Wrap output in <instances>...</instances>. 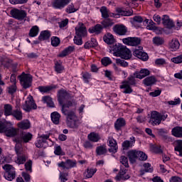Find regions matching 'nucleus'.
<instances>
[{
	"instance_id": "nucleus-1",
	"label": "nucleus",
	"mask_w": 182,
	"mask_h": 182,
	"mask_svg": "<svg viewBox=\"0 0 182 182\" xmlns=\"http://www.w3.org/2000/svg\"><path fill=\"white\" fill-rule=\"evenodd\" d=\"M136 77L129 76L127 77V80L122 82V85H120V89H124L123 93L126 95H130L133 93V89L130 86H134L136 85Z\"/></svg>"
},
{
	"instance_id": "nucleus-2",
	"label": "nucleus",
	"mask_w": 182,
	"mask_h": 182,
	"mask_svg": "<svg viewBox=\"0 0 182 182\" xmlns=\"http://www.w3.org/2000/svg\"><path fill=\"white\" fill-rule=\"evenodd\" d=\"M15 150L17 154V157L15 159V163L18 165L25 164L26 160H28V155L23 153L21 145H16Z\"/></svg>"
},
{
	"instance_id": "nucleus-3",
	"label": "nucleus",
	"mask_w": 182,
	"mask_h": 182,
	"mask_svg": "<svg viewBox=\"0 0 182 182\" xmlns=\"http://www.w3.org/2000/svg\"><path fill=\"white\" fill-rule=\"evenodd\" d=\"M33 135L30 132L22 133L19 136L14 138V141L16 143V146H21L22 147V143H29L32 140Z\"/></svg>"
},
{
	"instance_id": "nucleus-4",
	"label": "nucleus",
	"mask_w": 182,
	"mask_h": 182,
	"mask_svg": "<svg viewBox=\"0 0 182 182\" xmlns=\"http://www.w3.org/2000/svg\"><path fill=\"white\" fill-rule=\"evenodd\" d=\"M2 168L5 171L4 178L6 180H8V181H12L16 176L15 168L11 164H5Z\"/></svg>"
},
{
	"instance_id": "nucleus-5",
	"label": "nucleus",
	"mask_w": 182,
	"mask_h": 182,
	"mask_svg": "<svg viewBox=\"0 0 182 182\" xmlns=\"http://www.w3.org/2000/svg\"><path fill=\"white\" fill-rule=\"evenodd\" d=\"M18 77L23 89H29L32 86V76L31 75L23 73Z\"/></svg>"
},
{
	"instance_id": "nucleus-6",
	"label": "nucleus",
	"mask_w": 182,
	"mask_h": 182,
	"mask_svg": "<svg viewBox=\"0 0 182 182\" xmlns=\"http://www.w3.org/2000/svg\"><path fill=\"white\" fill-rule=\"evenodd\" d=\"M75 35L81 38H85L87 36V29H86V26L82 22H79L77 26L75 28Z\"/></svg>"
},
{
	"instance_id": "nucleus-7",
	"label": "nucleus",
	"mask_w": 182,
	"mask_h": 182,
	"mask_svg": "<svg viewBox=\"0 0 182 182\" xmlns=\"http://www.w3.org/2000/svg\"><path fill=\"white\" fill-rule=\"evenodd\" d=\"M122 42L124 45H128L129 46H138L141 43V38L139 37H128L123 38Z\"/></svg>"
},
{
	"instance_id": "nucleus-8",
	"label": "nucleus",
	"mask_w": 182,
	"mask_h": 182,
	"mask_svg": "<svg viewBox=\"0 0 182 182\" xmlns=\"http://www.w3.org/2000/svg\"><path fill=\"white\" fill-rule=\"evenodd\" d=\"M23 109L25 112H31L32 109H36V104H35L33 97L30 95L27 97V100H26L25 103L23 105Z\"/></svg>"
},
{
	"instance_id": "nucleus-9",
	"label": "nucleus",
	"mask_w": 182,
	"mask_h": 182,
	"mask_svg": "<svg viewBox=\"0 0 182 182\" xmlns=\"http://www.w3.org/2000/svg\"><path fill=\"white\" fill-rule=\"evenodd\" d=\"M10 14L13 18L18 21H22L26 18V11L24 10L14 9L11 10Z\"/></svg>"
},
{
	"instance_id": "nucleus-10",
	"label": "nucleus",
	"mask_w": 182,
	"mask_h": 182,
	"mask_svg": "<svg viewBox=\"0 0 182 182\" xmlns=\"http://www.w3.org/2000/svg\"><path fill=\"white\" fill-rule=\"evenodd\" d=\"M72 0H53L52 2L53 7L55 9H63L66 5H69Z\"/></svg>"
},
{
	"instance_id": "nucleus-11",
	"label": "nucleus",
	"mask_w": 182,
	"mask_h": 182,
	"mask_svg": "<svg viewBox=\"0 0 182 182\" xmlns=\"http://www.w3.org/2000/svg\"><path fill=\"white\" fill-rule=\"evenodd\" d=\"M160 123V113L156 111H152L149 118V124L152 126H159Z\"/></svg>"
},
{
	"instance_id": "nucleus-12",
	"label": "nucleus",
	"mask_w": 182,
	"mask_h": 182,
	"mask_svg": "<svg viewBox=\"0 0 182 182\" xmlns=\"http://www.w3.org/2000/svg\"><path fill=\"white\" fill-rule=\"evenodd\" d=\"M58 102L60 105H63L67 100H69L70 99V95L66 90H60L58 91Z\"/></svg>"
},
{
	"instance_id": "nucleus-13",
	"label": "nucleus",
	"mask_w": 182,
	"mask_h": 182,
	"mask_svg": "<svg viewBox=\"0 0 182 182\" xmlns=\"http://www.w3.org/2000/svg\"><path fill=\"white\" fill-rule=\"evenodd\" d=\"M112 31L116 33L117 35H119V36H123L127 33V28L124 26V25H119L117 24L113 26Z\"/></svg>"
},
{
	"instance_id": "nucleus-14",
	"label": "nucleus",
	"mask_w": 182,
	"mask_h": 182,
	"mask_svg": "<svg viewBox=\"0 0 182 182\" xmlns=\"http://www.w3.org/2000/svg\"><path fill=\"white\" fill-rule=\"evenodd\" d=\"M107 143L109 147L108 149L109 153H117V149H119V146H117V141H116L113 137L109 136L108 138Z\"/></svg>"
},
{
	"instance_id": "nucleus-15",
	"label": "nucleus",
	"mask_w": 182,
	"mask_h": 182,
	"mask_svg": "<svg viewBox=\"0 0 182 182\" xmlns=\"http://www.w3.org/2000/svg\"><path fill=\"white\" fill-rule=\"evenodd\" d=\"M58 167H62L63 168H66L69 170V168H73V167H76V161L68 159L66 161H62L58 164Z\"/></svg>"
},
{
	"instance_id": "nucleus-16",
	"label": "nucleus",
	"mask_w": 182,
	"mask_h": 182,
	"mask_svg": "<svg viewBox=\"0 0 182 182\" xmlns=\"http://www.w3.org/2000/svg\"><path fill=\"white\" fill-rule=\"evenodd\" d=\"M127 171V170L126 168H121L119 173L115 177L116 180H117L118 181H121V180H122L123 181L129 180V178H130V175L126 174Z\"/></svg>"
},
{
	"instance_id": "nucleus-17",
	"label": "nucleus",
	"mask_w": 182,
	"mask_h": 182,
	"mask_svg": "<svg viewBox=\"0 0 182 182\" xmlns=\"http://www.w3.org/2000/svg\"><path fill=\"white\" fill-rule=\"evenodd\" d=\"M124 47L125 46L122 44H118V45H115L113 47H112L109 50H110V52H112V50L114 51V53H113L114 56L120 58V56L122 55V53L123 52V50L124 49Z\"/></svg>"
},
{
	"instance_id": "nucleus-18",
	"label": "nucleus",
	"mask_w": 182,
	"mask_h": 182,
	"mask_svg": "<svg viewBox=\"0 0 182 182\" xmlns=\"http://www.w3.org/2000/svg\"><path fill=\"white\" fill-rule=\"evenodd\" d=\"M149 75L150 70L147 68H142L139 72L136 71L134 73V76H135L136 79H144L146 76H149Z\"/></svg>"
},
{
	"instance_id": "nucleus-19",
	"label": "nucleus",
	"mask_w": 182,
	"mask_h": 182,
	"mask_svg": "<svg viewBox=\"0 0 182 182\" xmlns=\"http://www.w3.org/2000/svg\"><path fill=\"white\" fill-rule=\"evenodd\" d=\"M113 25H114V21L109 17L104 18L101 21V26L102 27V29H110Z\"/></svg>"
},
{
	"instance_id": "nucleus-20",
	"label": "nucleus",
	"mask_w": 182,
	"mask_h": 182,
	"mask_svg": "<svg viewBox=\"0 0 182 182\" xmlns=\"http://www.w3.org/2000/svg\"><path fill=\"white\" fill-rule=\"evenodd\" d=\"M18 132H19V130L13 127H6V129H4V133L7 137H14L16 136V134H18Z\"/></svg>"
},
{
	"instance_id": "nucleus-21",
	"label": "nucleus",
	"mask_w": 182,
	"mask_h": 182,
	"mask_svg": "<svg viewBox=\"0 0 182 182\" xmlns=\"http://www.w3.org/2000/svg\"><path fill=\"white\" fill-rule=\"evenodd\" d=\"M140 154V151L137 150H131L128 151V157L130 163H136V159H139V154Z\"/></svg>"
},
{
	"instance_id": "nucleus-22",
	"label": "nucleus",
	"mask_w": 182,
	"mask_h": 182,
	"mask_svg": "<svg viewBox=\"0 0 182 182\" xmlns=\"http://www.w3.org/2000/svg\"><path fill=\"white\" fill-rule=\"evenodd\" d=\"M162 23L164 26H166V28H168V29H171V28L174 27V23L167 15L163 16Z\"/></svg>"
},
{
	"instance_id": "nucleus-23",
	"label": "nucleus",
	"mask_w": 182,
	"mask_h": 182,
	"mask_svg": "<svg viewBox=\"0 0 182 182\" xmlns=\"http://www.w3.org/2000/svg\"><path fill=\"white\" fill-rule=\"evenodd\" d=\"M134 55L139 59H141V60H147V59H149V55L147 53L139 49H135L134 50Z\"/></svg>"
},
{
	"instance_id": "nucleus-24",
	"label": "nucleus",
	"mask_w": 182,
	"mask_h": 182,
	"mask_svg": "<svg viewBox=\"0 0 182 182\" xmlns=\"http://www.w3.org/2000/svg\"><path fill=\"white\" fill-rule=\"evenodd\" d=\"M102 31H103V27L102 24H97L95 26H92L89 28L88 31L90 33H95V35H99L102 33Z\"/></svg>"
},
{
	"instance_id": "nucleus-25",
	"label": "nucleus",
	"mask_w": 182,
	"mask_h": 182,
	"mask_svg": "<svg viewBox=\"0 0 182 182\" xmlns=\"http://www.w3.org/2000/svg\"><path fill=\"white\" fill-rule=\"evenodd\" d=\"M179 48H180V42H178V40L173 38L169 43V48L173 52H176V50H178Z\"/></svg>"
},
{
	"instance_id": "nucleus-26",
	"label": "nucleus",
	"mask_w": 182,
	"mask_h": 182,
	"mask_svg": "<svg viewBox=\"0 0 182 182\" xmlns=\"http://www.w3.org/2000/svg\"><path fill=\"white\" fill-rule=\"evenodd\" d=\"M103 41L107 45H113L114 43V36H112V33H107L103 37Z\"/></svg>"
},
{
	"instance_id": "nucleus-27",
	"label": "nucleus",
	"mask_w": 182,
	"mask_h": 182,
	"mask_svg": "<svg viewBox=\"0 0 182 182\" xmlns=\"http://www.w3.org/2000/svg\"><path fill=\"white\" fill-rule=\"evenodd\" d=\"M126 126V120L123 118H119L114 123L115 129L119 131L122 129V127H124Z\"/></svg>"
},
{
	"instance_id": "nucleus-28",
	"label": "nucleus",
	"mask_w": 182,
	"mask_h": 182,
	"mask_svg": "<svg viewBox=\"0 0 182 182\" xmlns=\"http://www.w3.org/2000/svg\"><path fill=\"white\" fill-rule=\"evenodd\" d=\"M174 150L178 151L180 157H182V139H178L174 141Z\"/></svg>"
},
{
	"instance_id": "nucleus-29",
	"label": "nucleus",
	"mask_w": 182,
	"mask_h": 182,
	"mask_svg": "<svg viewBox=\"0 0 182 182\" xmlns=\"http://www.w3.org/2000/svg\"><path fill=\"white\" fill-rule=\"evenodd\" d=\"M156 82L157 80H156V77L154 76L146 77L143 80V83L144 85H145V86H152V85H154V83H156Z\"/></svg>"
},
{
	"instance_id": "nucleus-30",
	"label": "nucleus",
	"mask_w": 182,
	"mask_h": 182,
	"mask_svg": "<svg viewBox=\"0 0 182 182\" xmlns=\"http://www.w3.org/2000/svg\"><path fill=\"white\" fill-rule=\"evenodd\" d=\"M73 50H75V47L73 46H68V48H66L65 50H63L59 55L58 56L60 58H65V56H68V55H70V53H72V52H73Z\"/></svg>"
},
{
	"instance_id": "nucleus-31",
	"label": "nucleus",
	"mask_w": 182,
	"mask_h": 182,
	"mask_svg": "<svg viewBox=\"0 0 182 182\" xmlns=\"http://www.w3.org/2000/svg\"><path fill=\"white\" fill-rule=\"evenodd\" d=\"M172 135L174 136V137H178L179 139H181L182 137V127H175L172 129L171 131Z\"/></svg>"
},
{
	"instance_id": "nucleus-32",
	"label": "nucleus",
	"mask_w": 182,
	"mask_h": 182,
	"mask_svg": "<svg viewBox=\"0 0 182 182\" xmlns=\"http://www.w3.org/2000/svg\"><path fill=\"white\" fill-rule=\"evenodd\" d=\"M60 105H62V109L61 112L62 113H63V114H66L68 111V109H69V107H72L73 106H75V102H72L71 101H68L65 104H60Z\"/></svg>"
},
{
	"instance_id": "nucleus-33",
	"label": "nucleus",
	"mask_w": 182,
	"mask_h": 182,
	"mask_svg": "<svg viewBox=\"0 0 182 182\" xmlns=\"http://www.w3.org/2000/svg\"><path fill=\"white\" fill-rule=\"evenodd\" d=\"M120 58L122 59L128 60L132 58V51L129 50V48H127V47H124V50H122Z\"/></svg>"
},
{
	"instance_id": "nucleus-34",
	"label": "nucleus",
	"mask_w": 182,
	"mask_h": 182,
	"mask_svg": "<svg viewBox=\"0 0 182 182\" xmlns=\"http://www.w3.org/2000/svg\"><path fill=\"white\" fill-rule=\"evenodd\" d=\"M0 62L4 68H9L12 65V60L4 56L0 58Z\"/></svg>"
},
{
	"instance_id": "nucleus-35",
	"label": "nucleus",
	"mask_w": 182,
	"mask_h": 182,
	"mask_svg": "<svg viewBox=\"0 0 182 182\" xmlns=\"http://www.w3.org/2000/svg\"><path fill=\"white\" fill-rule=\"evenodd\" d=\"M43 103H46L48 107H55V103L52 100V97L49 96H44L42 97Z\"/></svg>"
},
{
	"instance_id": "nucleus-36",
	"label": "nucleus",
	"mask_w": 182,
	"mask_h": 182,
	"mask_svg": "<svg viewBox=\"0 0 182 182\" xmlns=\"http://www.w3.org/2000/svg\"><path fill=\"white\" fill-rule=\"evenodd\" d=\"M4 109L5 116H12L14 113V108L12 107V105L9 104L4 105Z\"/></svg>"
},
{
	"instance_id": "nucleus-37",
	"label": "nucleus",
	"mask_w": 182,
	"mask_h": 182,
	"mask_svg": "<svg viewBox=\"0 0 182 182\" xmlns=\"http://www.w3.org/2000/svg\"><path fill=\"white\" fill-rule=\"evenodd\" d=\"M50 38V32L49 31H41L38 36L39 41H47Z\"/></svg>"
},
{
	"instance_id": "nucleus-38",
	"label": "nucleus",
	"mask_w": 182,
	"mask_h": 182,
	"mask_svg": "<svg viewBox=\"0 0 182 182\" xmlns=\"http://www.w3.org/2000/svg\"><path fill=\"white\" fill-rule=\"evenodd\" d=\"M51 120L54 124H59V120H60V114L58 112L51 113Z\"/></svg>"
},
{
	"instance_id": "nucleus-39",
	"label": "nucleus",
	"mask_w": 182,
	"mask_h": 182,
	"mask_svg": "<svg viewBox=\"0 0 182 182\" xmlns=\"http://www.w3.org/2000/svg\"><path fill=\"white\" fill-rule=\"evenodd\" d=\"M39 33V27L38 26H33L29 31V36L30 38H35L36 36H38Z\"/></svg>"
},
{
	"instance_id": "nucleus-40",
	"label": "nucleus",
	"mask_w": 182,
	"mask_h": 182,
	"mask_svg": "<svg viewBox=\"0 0 182 182\" xmlns=\"http://www.w3.org/2000/svg\"><path fill=\"white\" fill-rule=\"evenodd\" d=\"M87 137L90 141H93L94 143H97V141L100 140L99 134L95 132H91L90 134H88Z\"/></svg>"
},
{
	"instance_id": "nucleus-41",
	"label": "nucleus",
	"mask_w": 182,
	"mask_h": 182,
	"mask_svg": "<svg viewBox=\"0 0 182 182\" xmlns=\"http://www.w3.org/2000/svg\"><path fill=\"white\" fill-rule=\"evenodd\" d=\"M19 129H23V130H26L31 127V122L29 120H23L18 124Z\"/></svg>"
},
{
	"instance_id": "nucleus-42",
	"label": "nucleus",
	"mask_w": 182,
	"mask_h": 182,
	"mask_svg": "<svg viewBox=\"0 0 182 182\" xmlns=\"http://www.w3.org/2000/svg\"><path fill=\"white\" fill-rule=\"evenodd\" d=\"M11 116H13V117H15L18 121H21L22 120V119H23L22 111L18 109L13 111V114H11Z\"/></svg>"
},
{
	"instance_id": "nucleus-43",
	"label": "nucleus",
	"mask_w": 182,
	"mask_h": 182,
	"mask_svg": "<svg viewBox=\"0 0 182 182\" xmlns=\"http://www.w3.org/2000/svg\"><path fill=\"white\" fill-rule=\"evenodd\" d=\"M96 153L97 156L106 154V153H107V149H106V145L97 146L96 149Z\"/></svg>"
},
{
	"instance_id": "nucleus-44",
	"label": "nucleus",
	"mask_w": 182,
	"mask_h": 182,
	"mask_svg": "<svg viewBox=\"0 0 182 182\" xmlns=\"http://www.w3.org/2000/svg\"><path fill=\"white\" fill-rule=\"evenodd\" d=\"M96 171H97V168H87L84 174L86 178H92V177L95 176Z\"/></svg>"
},
{
	"instance_id": "nucleus-45",
	"label": "nucleus",
	"mask_w": 182,
	"mask_h": 182,
	"mask_svg": "<svg viewBox=\"0 0 182 182\" xmlns=\"http://www.w3.org/2000/svg\"><path fill=\"white\" fill-rule=\"evenodd\" d=\"M146 23H147L146 29L149 31H156V23L153 20H145Z\"/></svg>"
},
{
	"instance_id": "nucleus-46",
	"label": "nucleus",
	"mask_w": 182,
	"mask_h": 182,
	"mask_svg": "<svg viewBox=\"0 0 182 182\" xmlns=\"http://www.w3.org/2000/svg\"><path fill=\"white\" fill-rule=\"evenodd\" d=\"M100 12H101L102 16V18H104V19L109 18V16H112V14L109 13V10L105 6L101 7Z\"/></svg>"
},
{
	"instance_id": "nucleus-47",
	"label": "nucleus",
	"mask_w": 182,
	"mask_h": 182,
	"mask_svg": "<svg viewBox=\"0 0 182 182\" xmlns=\"http://www.w3.org/2000/svg\"><path fill=\"white\" fill-rule=\"evenodd\" d=\"M153 43L155 44L156 46H160L161 45H163L164 43V38L156 36L153 38Z\"/></svg>"
},
{
	"instance_id": "nucleus-48",
	"label": "nucleus",
	"mask_w": 182,
	"mask_h": 182,
	"mask_svg": "<svg viewBox=\"0 0 182 182\" xmlns=\"http://www.w3.org/2000/svg\"><path fill=\"white\" fill-rule=\"evenodd\" d=\"M39 92L41 93H49L52 89H53V87L52 86H39L38 87Z\"/></svg>"
},
{
	"instance_id": "nucleus-49",
	"label": "nucleus",
	"mask_w": 182,
	"mask_h": 182,
	"mask_svg": "<svg viewBox=\"0 0 182 182\" xmlns=\"http://www.w3.org/2000/svg\"><path fill=\"white\" fill-rule=\"evenodd\" d=\"M51 45L56 48L60 45V39L56 36H53L51 38Z\"/></svg>"
},
{
	"instance_id": "nucleus-50",
	"label": "nucleus",
	"mask_w": 182,
	"mask_h": 182,
	"mask_svg": "<svg viewBox=\"0 0 182 182\" xmlns=\"http://www.w3.org/2000/svg\"><path fill=\"white\" fill-rule=\"evenodd\" d=\"M123 59L124 58H117L116 63H117V65H119V66H122L123 68H127V66H129V63H127V62H126V60Z\"/></svg>"
},
{
	"instance_id": "nucleus-51",
	"label": "nucleus",
	"mask_w": 182,
	"mask_h": 182,
	"mask_svg": "<svg viewBox=\"0 0 182 182\" xmlns=\"http://www.w3.org/2000/svg\"><path fill=\"white\" fill-rule=\"evenodd\" d=\"M141 22H143V18L140 16H135L133 18L132 25L136 26V25H137V23H141Z\"/></svg>"
},
{
	"instance_id": "nucleus-52",
	"label": "nucleus",
	"mask_w": 182,
	"mask_h": 182,
	"mask_svg": "<svg viewBox=\"0 0 182 182\" xmlns=\"http://www.w3.org/2000/svg\"><path fill=\"white\" fill-rule=\"evenodd\" d=\"M67 114H64L65 116H67L68 120H75L76 119V114H75V112L73 111L66 112Z\"/></svg>"
},
{
	"instance_id": "nucleus-53",
	"label": "nucleus",
	"mask_w": 182,
	"mask_h": 182,
	"mask_svg": "<svg viewBox=\"0 0 182 182\" xmlns=\"http://www.w3.org/2000/svg\"><path fill=\"white\" fill-rule=\"evenodd\" d=\"M67 124L71 129H76L78 126L77 122H76V119L68 120Z\"/></svg>"
},
{
	"instance_id": "nucleus-54",
	"label": "nucleus",
	"mask_w": 182,
	"mask_h": 182,
	"mask_svg": "<svg viewBox=\"0 0 182 182\" xmlns=\"http://www.w3.org/2000/svg\"><path fill=\"white\" fill-rule=\"evenodd\" d=\"M54 154H55V156H64L65 153L62 150L60 146H57L55 147Z\"/></svg>"
},
{
	"instance_id": "nucleus-55",
	"label": "nucleus",
	"mask_w": 182,
	"mask_h": 182,
	"mask_svg": "<svg viewBox=\"0 0 182 182\" xmlns=\"http://www.w3.org/2000/svg\"><path fill=\"white\" fill-rule=\"evenodd\" d=\"M77 11V9H76L75 8V5H73V4L68 5V7L66 8L67 14H73V13L76 12Z\"/></svg>"
},
{
	"instance_id": "nucleus-56",
	"label": "nucleus",
	"mask_w": 182,
	"mask_h": 182,
	"mask_svg": "<svg viewBox=\"0 0 182 182\" xmlns=\"http://www.w3.org/2000/svg\"><path fill=\"white\" fill-rule=\"evenodd\" d=\"M83 37H80V36H75L74 37V43L75 45H77L78 46H80L81 45H83V41L82 40Z\"/></svg>"
},
{
	"instance_id": "nucleus-57",
	"label": "nucleus",
	"mask_w": 182,
	"mask_h": 182,
	"mask_svg": "<svg viewBox=\"0 0 182 182\" xmlns=\"http://www.w3.org/2000/svg\"><path fill=\"white\" fill-rule=\"evenodd\" d=\"M143 167L146 171V173H153V167H151V164L149 163H145L143 165Z\"/></svg>"
},
{
	"instance_id": "nucleus-58",
	"label": "nucleus",
	"mask_w": 182,
	"mask_h": 182,
	"mask_svg": "<svg viewBox=\"0 0 182 182\" xmlns=\"http://www.w3.org/2000/svg\"><path fill=\"white\" fill-rule=\"evenodd\" d=\"M120 163L124 166V167H129V159L124 156H122L119 159Z\"/></svg>"
},
{
	"instance_id": "nucleus-59",
	"label": "nucleus",
	"mask_w": 182,
	"mask_h": 182,
	"mask_svg": "<svg viewBox=\"0 0 182 182\" xmlns=\"http://www.w3.org/2000/svg\"><path fill=\"white\" fill-rule=\"evenodd\" d=\"M101 63H102L104 66H108V65H111V63H112V60H111L110 58H109V57H104V58L101 60Z\"/></svg>"
},
{
	"instance_id": "nucleus-60",
	"label": "nucleus",
	"mask_w": 182,
	"mask_h": 182,
	"mask_svg": "<svg viewBox=\"0 0 182 182\" xmlns=\"http://www.w3.org/2000/svg\"><path fill=\"white\" fill-rule=\"evenodd\" d=\"M171 62H173V63H182V55H178L176 57H173L171 59Z\"/></svg>"
},
{
	"instance_id": "nucleus-61",
	"label": "nucleus",
	"mask_w": 182,
	"mask_h": 182,
	"mask_svg": "<svg viewBox=\"0 0 182 182\" xmlns=\"http://www.w3.org/2000/svg\"><path fill=\"white\" fill-rule=\"evenodd\" d=\"M25 168L26 171H29L30 173H32V161L28 160L25 164Z\"/></svg>"
},
{
	"instance_id": "nucleus-62",
	"label": "nucleus",
	"mask_w": 182,
	"mask_h": 182,
	"mask_svg": "<svg viewBox=\"0 0 182 182\" xmlns=\"http://www.w3.org/2000/svg\"><path fill=\"white\" fill-rule=\"evenodd\" d=\"M55 69L57 73H62V70H63V66L62 65V64L56 62L55 64Z\"/></svg>"
},
{
	"instance_id": "nucleus-63",
	"label": "nucleus",
	"mask_w": 182,
	"mask_h": 182,
	"mask_svg": "<svg viewBox=\"0 0 182 182\" xmlns=\"http://www.w3.org/2000/svg\"><path fill=\"white\" fill-rule=\"evenodd\" d=\"M8 92L10 93V95H14L15 92H16V84H13L12 85L9 86L7 88Z\"/></svg>"
},
{
	"instance_id": "nucleus-64",
	"label": "nucleus",
	"mask_w": 182,
	"mask_h": 182,
	"mask_svg": "<svg viewBox=\"0 0 182 182\" xmlns=\"http://www.w3.org/2000/svg\"><path fill=\"white\" fill-rule=\"evenodd\" d=\"M60 180L61 182L68 181V173L60 172Z\"/></svg>"
}]
</instances>
